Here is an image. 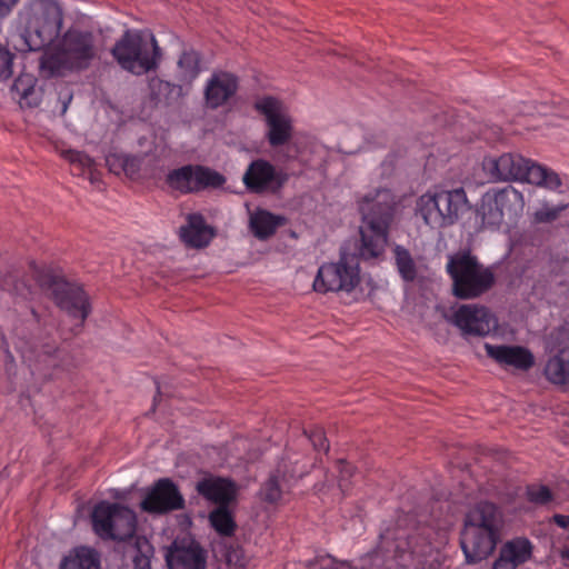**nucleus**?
Returning a JSON list of instances; mask_svg holds the SVG:
<instances>
[{"instance_id":"nucleus-1","label":"nucleus","mask_w":569,"mask_h":569,"mask_svg":"<svg viewBox=\"0 0 569 569\" xmlns=\"http://www.w3.org/2000/svg\"><path fill=\"white\" fill-rule=\"evenodd\" d=\"M91 526L93 532L106 541H127L123 553V565L120 569H150L152 546L141 536H136L137 516L130 508L110 501L98 502L91 511Z\"/></svg>"},{"instance_id":"nucleus-2","label":"nucleus","mask_w":569,"mask_h":569,"mask_svg":"<svg viewBox=\"0 0 569 569\" xmlns=\"http://www.w3.org/2000/svg\"><path fill=\"white\" fill-rule=\"evenodd\" d=\"M450 521L432 516L431 522L412 523L406 515L400 517L395 528H386L379 536L380 541L373 558L383 561L395 560L400 567H408L415 558L426 557L432 549V536L448 528Z\"/></svg>"},{"instance_id":"nucleus-3","label":"nucleus","mask_w":569,"mask_h":569,"mask_svg":"<svg viewBox=\"0 0 569 569\" xmlns=\"http://www.w3.org/2000/svg\"><path fill=\"white\" fill-rule=\"evenodd\" d=\"M393 208V194L386 188L375 189L360 198L359 210L363 226L360 228L359 254L363 260L377 259L383 253Z\"/></svg>"},{"instance_id":"nucleus-4","label":"nucleus","mask_w":569,"mask_h":569,"mask_svg":"<svg viewBox=\"0 0 569 569\" xmlns=\"http://www.w3.org/2000/svg\"><path fill=\"white\" fill-rule=\"evenodd\" d=\"M20 51H40L59 37L63 11L57 0H31L18 14Z\"/></svg>"},{"instance_id":"nucleus-5","label":"nucleus","mask_w":569,"mask_h":569,"mask_svg":"<svg viewBox=\"0 0 569 569\" xmlns=\"http://www.w3.org/2000/svg\"><path fill=\"white\" fill-rule=\"evenodd\" d=\"M503 516L492 502H480L465 519L461 532V549L468 563L488 558L501 539Z\"/></svg>"},{"instance_id":"nucleus-6","label":"nucleus","mask_w":569,"mask_h":569,"mask_svg":"<svg viewBox=\"0 0 569 569\" xmlns=\"http://www.w3.org/2000/svg\"><path fill=\"white\" fill-rule=\"evenodd\" d=\"M96 54L97 50L92 32L70 28L63 33L58 44V50L53 53L44 54L40 66L50 76H61L67 70L87 69L96 58Z\"/></svg>"},{"instance_id":"nucleus-7","label":"nucleus","mask_w":569,"mask_h":569,"mask_svg":"<svg viewBox=\"0 0 569 569\" xmlns=\"http://www.w3.org/2000/svg\"><path fill=\"white\" fill-rule=\"evenodd\" d=\"M483 170L493 180H519L556 190L561 186L557 172L537 164L520 154L505 153L498 158H485Z\"/></svg>"},{"instance_id":"nucleus-8","label":"nucleus","mask_w":569,"mask_h":569,"mask_svg":"<svg viewBox=\"0 0 569 569\" xmlns=\"http://www.w3.org/2000/svg\"><path fill=\"white\" fill-rule=\"evenodd\" d=\"M446 270L452 280V295L461 300L482 296L496 281L491 269L480 263L470 252L449 256Z\"/></svg>"},{"instance_id":"nucleus-9","label":"nucleus","mask_w":569,"mask_h":569,"mask_svg":"<svg viewBox=\"0 0 569 569\" xmlns=\"http://www.w3.org/2000/svg\"><path fill=\"white\" fill-rule=\"evenodd\" d=\"M111 53L123 70L138 76L154 70L161 57L158 41L147 30H127Z\"/></svg>"},{"instance_id":"nucleus-10","label":"nucleus","mask_w":569,"mask_h":569,"mask_svg":"<svg viewBox=\"0 0 569 569\" xmlns=\"http://www.w3.org/2000/svg\"><path fill=\"white\" fill-rule=\"evenodd\" d=\"M468 209L469 202L462 188L427 192L417 202L418 212L431 228L453 224Z\"/></svg>"},{"instance_id":"nucleus-11","label":"nucleus","mask_w":569,"mask_h":569,"mask_svg":"<svg viewBox=\"0 0 569 569\" xmlns=\"http://www.w3.org/2000/svg\"><path fill=\"white\" fill-rule=\"evenodd\" d=\"M16 349L32 373L46 379L54 378L59 372L67 371L74 366V360L69 352L58 348L54 342L43 339H20L16 343Z\"/></svg>"},{"instance_id":"nucleus-12","label":"nucleus","mask_w":569,"mask_h":569,"mask_svg":"<svg viewBox=\"0 0 569 569\" xmlns=\"http://www.w3.org/2000/svg\"><path fill=\"white\" fill-rule=\"evenodd\" d=\"M253 108L264 119L266 139L270 147H282L292 139V118L280 99L272 96H263L254 101Z\"/></svg>"},{"instance_id":"nucleus-13","label":"nucleus","mask_w":569,"mask_h":569,"mask_svg":"<svg viewBox=\"0 0 569 569\" xmlns=\"http://www.w3.org/2000/svg\"><path fill=\"white\" fill-rule=\"evenodd\" d=\"M167 186L181 194L197 193L206 189H217L226 183L218 171L201 164H184L172 169L166 176Z\"/></svg>"},{"instance_id":"nucleus-14","label":"nucleus","mask_w":569,"mask_h":569,"mask_svg":"<svg viewBox=\"0 0 569 569\" xmlns=\"http://www.w3.org/2000/svg\"><path fill=\"white\" fill-rule=\"evenodd\" d=\"M359 268L355 257L341 254L338 262L323 263L313 280L317 292H350L359 283Z\"/></svg>"},{"instance_id":"nucleus-15","label":"nucleus","mask_w":569,"mask_h":569,"mask_svg":"<svg viewBox=\"0 0 569 569\" xmlns=\"http://www.w3.org/2000/svg\"><path fill=\"white\" fill-rule=\"evenodd\" d=\"M523 196L513 187H506L495 192H487L482 197L478 213L483 226L498 228L505 214L517 213L522 210Z\"/></svg>"},{"instance_id":"nucleus-16","label":"nucleus","mask_w":569,"mask_h":569,"mask_svg":"<svg viewBox=\"0 0 569 569\" xmlns=\"http://www.w3.org/2000/svg\"><path fill=\"white\" fill-rule=\"evenodd\" d=\"M289 180L283 169H277L264 159L252 160L243 173L242 182L251 193H277Z\"/></svg>"},{"instance_id":"nucleus-17","label":"nucleus","mask_w":569,"mask_h":569,"mask_svg":"<svg viewBox=\"0 0 569 569\" xmlns=\"http://www.w3.org/2000/svg\"><path fill=\"white\" fill-rule=\"evenodd\" d=\"M140 508L148 513L164 515L183 509L184 498L171 479L161 478L147 491Z\"/></svg>"},{"instance_id":"nucleus-18","label":"nucleus","mask_w":569,"mask_h":569,"mask_svg":"<svg viewBox=\"0 0 569 569\" xmlns=\"http://www.w3.org/2000/svg\"><path fill=\"white\" fill-rule=\"evenodd\" d=\"M449 320L465 337H485L497 327V320L489 309L476 305H461Z\"/></svg>"},{"instance_id":"nucleus-19","label":"nucleus","mask_w":569,"mask_h":569,"mask_svg":"<svg viewBox=\"0 0 569 569\" xmlns=\"http://www.w3.org/2000/svg\"><path fill=\"white\" fill-rule=\"evenodd\" d=\"M239 88V79L227 71H216L208 79L204 89L206 104L210 109H217L226 104L234 97Z\"/></svg>"},{"instance_id":"nucleus-20","label":"nucleus","mask_w":569,"mask_h":569,"mask_svg":"<svg viewBox=\"0 0 569 569\" xmlns=\"http://www.w3.org/2000/svg\"><path fill=\"white\" fill-rule=\"evenodd\" d=\"M485 350L488 357L502 367H512L517 370L527 371L535 365L531 351L521 346L485 343Z\"/></svg>"},{"instance_id":"nucleus-21","label":"nucleus","mask_w":569,"mask_h":569,"mask_svg":"<svg viewBox=\"0 0 569 569\" xmlns=\"http://www.w3.org/2000/svg\"><path fill=\"white\" fill-rule=\"evenodd\" d=\"M533 546L527 538H513L506 541L499 550L492 569H518L532 557Z\"/></svg>"},{"instance_id":"nucleus-22","label":"nucleus","mask_w":569,"mask_h":569,"mask_svg":"<svg viewBox=\"0 0 569 569\" xmlns=\"http://www.w3.org/2000/svg\"><path fill=\"white\" fill-rule=\"evenodd\" d=\"M196 489L204 499L218 506H228L236 497V486L229 479L208 477L197 482Z\"/></svg>"},{"instance_id":"nucleus-23","label":"nucleus","mask_w":569,"mask_h":569,"mask_svg":"<svg viewBox=\"0 0 569 569\" xmlns=\"http://www.w3.org/2000/svg\"><path fill=\"white\" fill-rule=\"evenodd\" d=\"M181 241L191 248H202L209 244L213 237L212 229L200 213L187 216L186 224L180 227Z\"/></svg>"},{"instance_id":"nucleus-24","label":"nucleus","mask_w":569,"mask_h":569,"mask_svg":"<svg viewBox=\"0 0 569 569\" xmlns=\"http://www.w3.org/2000/svg\"><path fill=\"white\" fill-rule=\"evenodd\" d=\"M283 223V217L273 214L264 209H257L250 214L249 219L250 231L259 240H267L272 237Z\"/></svg>"},{"instance_id":"nucleus-25","label":"nucleus","mask_w":569,"mask_h":569,"mask_svg":"<svg viewBox=\"0 0 569 569\" xmlns=\"http://www.w3.org/2000/svg\"><path fill=\"white\" fill-rule=\"evenodd\" d=\"M60 569H100V559L96 550L80 547L66 557Z\"/></svg>"},{"instance_id":"nucleus-26","label":"nucleus","mask_w":569,"mask_h":569,"mask_svg":"<svg viewBox=\"0 0 569 569\" xmlns=\"http://www.w3.org/2000/svg\"><path fill=\"white\" fill-rule=\"evenodd\" d=\"M545 375L552 383H569V348L548 360Z\"/></svg>"},{"instance_id":"nucleus-27","label":"nucleus","mask_w":569,"mask_h":569,"mask_svg":"<svg viewBox=\"0 0 569 569\" xmlns=\"http://www.w3.org/2000/svg\"><path fill=\"white\" fill-rule=\"evenodd\" d=\"M211 527L222 537H231L237 528L234 518L228 506H218L209 513Z\"/></svg>"},{"instance_id":"nucleus-28","label":"nucleus","mask_w":569,"mask_h":569,"mask_svg":"<svg viewBox=\"0 0 569 569\" xmlns=\"http://www.w3.org/2000/svg\"><path fill=\"white\" fill-rule=\"evenodd\" d=\"M200 73V54L190 49L184 50L178 60V76L183 82L193 81Z\"/></svg>"},{"instance_id":"nucleus-29","label":"nucleus","mask_w":569,"mask_h":569,"mask_svg":"<svg viewBox=\"0 0 569 569\" xmlns=\"http://www.w3.org/2000/svg\"><path fill=\"white\" fill-rule=\"evenodd\" d=\"M393 253L397 270L400 277L407 282L415 281L418 273L417 263L409 250L402 246H396Z\"/></svg>"},{"instance_id":"nucleus-30","label":"nucleus","mask_w":569,"mask_h":569,"mask_svg":"<svg viewBox=\"0 0 569 569\" xmlns=\"http://www.w3.org/2000/svg\"><path fill=\"white\" fill-rule=\"evenodd\" d=\"M172 560L183 569H204L206 559L199 547L178 549L172 555Z\"/></svg>"},{"instance_id":"nucleus-31","label":"nucleus","mask_w":569,"mask_h":569,"mask_svg":"<svg viewBox=\"0 0 569 569\" xmlns=\"http://www.w3.org/2000/svg\"><path fill=\"white\" fill-rule=\"evenodd\" d=\"M36 79L29 74L21 76L14 80L12 91L19 97L20 102L28 107L38 106L36 97Z\"/></svg>"},{"instance_id":"nucleus-32","label":"nucleus","mask_w":569,"mask_h":569,"mask_svg":"<svg viewBox=\"0 0 569 569\" xmlns=\"http://www.w3.org/2000/svg\"><path fill=\"white\" fill-rule=\"evenodd\" d=\"M63 158L70 162L74 174L80 176L86 172L92 174L94 160L84 152L71 149L66 150L63 152Z\"/></svg>"},{"instance_id":"nucleus-33","label":"nucleus","mask_w":569,"mask_h":569,"mask_svg":"<svg viewBox=\"0 0 569 569\" xmlns=\"http://www.w3.org/2000/svg\"><path fill=\"white\" fill-rule=\"evenodd\" d=\"M279 470L271 473L260 490L261 499L268 503H278L282 498V486L280 482Z\"/></svg>"},{"instance_id":"nucleus-34","label":"nucleus","mask_w":569,"mask_h":569,"mask_svg":"<svg viewBox=\"0 0 569 569\" xmlns=\"http://www.w3.org/2000/svg\"><path fill=\"white\" fill-rule=\"evenodd\" d=\"M150 90H151V94L159 102H161V101L168 102L171 96L180 94L181 87L177 86V84H172L169 81H164L161 79H152L150 81Z\"/></svg>"},{"instance_id":"nucleus-35","label":"nucleus","mask_w":569,"mask_h":569,"mask_svg":"<svg viewBox=\"0 0 569 569\" xmlns=\"http://www.w3.org/2000/svg\"><path fill=\"white\" fill-rule=\"evenodd\" d=\"M305 435L308 437L309 441L312 443L313 448L317 451L328 452L329 442L326 438L325 431L322 428H313L311 430H305Z\"/></svg>"},{"instance_id":"nucleus-36","label":"nucleus","mask_w":569,"mask_h":569,"mask_svg":"<svg viewBox=\"0 0 569 569\" xmlns=\"http://www.w3.org/2000/svg\"><path fill=\"white\" fill-rule=\"evenodd\" d=\"M527 493L528 499L538 505H546L552 500V493L546 486H530Z\"/></svg>"},{"instance_id":"nucleus-37","label":"nucleus","mask_w":569,"mask_h":569,"mask_svg":"<svg viewBox=\"0 0 569 569\" xmlns=\"http://www.w3.org/2000/svg\"><path fill=\"white\" fill-rule=\"evenodd\" d=\"M13 56L0 46V80H7L12 76Z\"/></svg>"},{"instance_id":"nucleus-38","label":"nucleus","mask_w":569,"mask_h":569,"mask_svg":"<svg viewBox=\"0 0 569 569\" xmlns=\"http://www.w3.org/2000/svg\"><path fill=\"white\" fill-rule=\"evenodd\" d=\"M565 208L566 206L543 207L536 212L535 218L538 222H551L559 217Z\"/></svg>"},{"instance_id":"nucleus-39","label":"nucleus","mask_w":569,"mask_h":569,"mask_svg":"<svg viewBox=\"0 0 569 569\" xmlns=\"http://www.w3.org/2000/svg\"><path fill=\"white\" fill-rule=\"evenodd\" d=\"M316 569H352L348 561H337L331 556H323L317 560Z\"/></svg>"},{"instance_id":"nucleus-40","label":"nucleus","mask_w":569,"mask_h":569,"mask_svg":"<svg viewBox=\"0 0 569 569\" xmlns=\"http://www.w3.org/2000/svg\"><path fill=\"white\" fill-rule=\"evenodd\" d=\"M355 476L353 467L349 462L340 461L339 488L342 492L349 489V480Z\"/></svg>"},{"instance_id":"nucleus-41","label":"nucleus","mask_w":569,"mask_h":569,"mask_svg":"<svg viewBox=\"0 0 569 569\" xmlns=\"http://www.w3.org/2000/svg\"><path fill=\"white\" fill-rule=\"evenodd\" d=\"M19 0H0V19L8 17Z\"/></svg>"},{"instance_id":"nucleus-42","label":"nucleus","mask_w":569,"mask_h":569,"mask_svg":"<svg viewBox=\"0 0 569 569\" xmlns=\"http://www.w3.org/2000/svg\"><path fill=\"white\" fill-rule=\"evenodd\" d=\"M552 521L560 528L565 530H569V516L566 515H555L552 517Z\"/></svg>"},{"instance_id":"nucleus-43","label":"nucleus","mask_w":569,"mask_h":569,"mask_svg":"<svg viewBox=\"0 0 569 569\" xmlns=\"http://www.w3.org/2000/svg\"><path fill=\"white\" fill-rule=\"evenodd\" d=\"M31 313H32V316H33L34 320H36L37 322H39V317H38L37 311H36L34 309H31Z\"/></svg>"},{"instance_id":"nucleus-44","label":"nucleus","mask_w":569,"mask_h":569,"mask_svg":"<svg viewBox=\"0 0 569 569\" xmlns=\"http://www.w3.org/2000/svg\"><path fill=\"white\" fill-rule=\"evenodd\" d=\"M128 159H124L121 163L123 170H127Z\"/></svg>"},{"instance_id":"nucleus-45","label":"nucleus","mask_w":569,"mask_h":569,"mask_svg":"<svg viewBox=\"0 0 569 569\" xmlns=\"http://www.w3.org/2000/svg\"><path fill=\"white\" fill-rule=\"evenodd\" d=\"M563 556L569 559V548L563 552Z\"/></svg>"},{"instance_id":"nucleus-46","label":"nucleus","mask_w":569,"mask_h":569,"mask_svg":"<svg viewBox=\"0 0 569 569\" xmlns=\"http://www.w3.org/2000/svg\"><path fill=\"white\" fill-rule=\"evenodd\" d=\"M111 159H112L111 157H107V159H106L107 163L110 164V166H111Z\"/></svg>"}]
</instances>
